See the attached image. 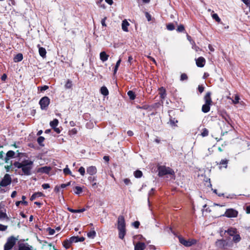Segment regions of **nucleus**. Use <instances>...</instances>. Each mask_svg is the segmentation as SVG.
<instances>
[{
  "instance_id": "338daca9",
  "label": "nucleus",
  "mask_w": 250,
  "mask_h": 250,
  "mask_svg": "<svg viewBox=\"0 0 250 250\" xmlns=\"http://www.w3.org/2000/svg\"><path fill=\"white\" fill-rule=\"evenodd\" d=\"M147 57L148 58H149L150 60H151L155 64H156V61L155 60V59L153 58H152L149 56H148Z\"/></svg>"
},
{
  "instance_id": "72a5a7b5",
  "label": "nucleus",
  "mask_w": 250,
  "mask_h": 250,
  "mask_svg": "<svg viewBox=\"0 0 250 250\" xmlns=\"http://www.w3.org/2000/svg\"><path fill=\"white\" fill-rule=\"evenodd\" d=\"M44 140V138L42 137V136H40V137H39L38 138L37 142H38V143L41 146H44V145L42 144V143L43 142Z\"/></svg>"
},
{
  "instance_id": "f8f14e48",
  "label": "nucleus",
  "mask_w": 250,
  "mask_h": 250,
  "mask_svg": "<svg viewBox=\"0 0 250 250\" xmlns=\"http://www.w3.org/2000/svg\"><path fill=\"white\" fill-rule=\"evenodd\" d=\"M196 64L197 66L200 67H203L205 64L206 60L205 59L202 57H200L198 59H196Z\"/></svg>"
},
{
  "instance_id": "2f4dec72",
  "label": "nucleus",
  "mask_w": 250,
  "mask_h": 250,
  "mask_svg": "<svg viewBox=\"0 0 250 250\" xmlns=\"http://www.w3.org/2000/svg\"><path fill=\"white\" fill-rule=\"evenodd\" d=\"M121 62V59L120 58L119 59V60L117 61V62H116V65L115 66L114 70V74H115L116 73V72L118 70V67L120 65Z\"/></svg>"
},
{
  "instance_id": "052dcab7",
  "label": "nucleus",
  "mask_w": 250,
  "mask_h": 250,
  "mask_svg": "<svg viewBox=\"0 0 250 250\" xmlns=\"http://www.w3.org/2000/svg\"><path fill=\"white\" fill-rule=\"evenodd\" d=\"M55 230L53 229H49V233L50 235H53L55 233Z\"/></svg>"
},
{
  "instance_id": "bf43d9fd",
  "label": "nucleus",
  "mask_w": 250,
  "mask_h": 250,
  "mask_svg": "<svg viewBox=\"0 0 250 250\" xmlns=\"http://www.w3.org/2000/svg\"><path fill=\"white\" fill-rule=\"evenodd\" d=\"M70 185V182H68L67 184H62L61 185V187L62 188H65V187H66L67 186H69Z\"/></svg>"
},
{
  "instance_id": "3c124183",
  "label": "nucleus",
  "mask_w": 250,
  "mask_h": 250,
  "mask_svg": "<svg viewBox=\"0 0 250 250\" xmlns=\"http://www.w3.org/2000/svg\"><path fill=\"white\" fill-rule=\"evenodd\" d=\"M192 48L194 50H195V51H196V52H198V51L201 50L200 48L199 47H198L197 46H196V44H195L194 45H192Z\"/></svg>"
},
{
  "instance_id": "ea45409f",
  "label": "nucleus",
  "mask_w": 250,
  "mask_h": 250,
  "mask_svg": "<svg viewBox=\"0 0 250 250\" xmlns=\"http://www.w3.org/2000/svg\"><path fill=\"white\" fill-rule=\"evenodd\" d=\"M212 18L214 20H215L216 21H217L218 22H220L221 21V19H220V18L219 17V16H218V15L217 14H215V13L212 14Z\"/></svg>"
},
{
  "instance_id": "a19ab883",
  "label": "nucleus",
  "mask_w": 250,
  "mask_h": 250,
  "mask_svg": "<svg viewBox=\"0 0 250 250\" xmlns=\"http://www.w3.org/2000/svg\"><path fill=\"white\" fill-rule=\"evenodd\" d=\"M208 135V130L205 128L202 130V132L201 133V135L203 137H206Z\"/></svg>"
},
{
  "instance_id": "f704fd0d",
  "label": "nucleus",
  "mask_w": 250,
  "mask_h": 250,
  "mask_svg": "<svg viewBox=\"0 0 250 250\" xmlns=\"http://www.w3.org/2000/svg\"><path fill=\"white\" fill-rule=\"evenodd\" d=\"M240 98L238 95H235L234 99L232 100V103L234 104H237L239 103Z\"/></svg>"
},
{
  "instance_id": "423d86ee",
  "label": "nucleus",
  "mask_w": 250,
  "mask_h": 250,
  "mask_svg": "<svg viewBox=\"0 0 250 250\" xmlns=\"http://www.w3.org/2000/svg\"><path fill=\"white\" fill-rule=\"evenodd\" d=\"M179 242L186 247H190L196 243V240L194 239L186 240L182 237H179Z\"/></svg>"
},
{
  "instance_id": "412c9836",
  "label": "nucleus",
  "mask_w": 250,
  "mask_h": 250,
  "mask_svg": "<svg viewBox=\"0 0 250 250\" xmlns=\"http://www.w3.org/2000/svg\"><path fill=\"white\" fill-rule=\"evenodd\" d=\"M228 163V160L226 159L222 160L219 163H218V165H219V167L221 168L222 167V166H223V167L225 168L227 167V165Z\"/></svg>"
},
{
  "instance_id": "79ce46f5",
  "label": "nucleus",
  "mask_w": 250,
  "mask_h": 250,
  "mask_svg": "<svg viewBox=\"0 0 250 250\" xmlns=\"http://www.w3.org/2000/svg\"><path fill=\"white\" fill-rule=\"evenodd\" d=\"M188 79V77L186 74L183 73L181 75L180 80L181 81L187 80Z\"/></svg>"
},
{
  "instance_id": "cd10ccee",
  "label": "nucleus",
  "mask_w": 250,
  "mask_h": 250,
  "mask_svg": "<svg viewBox=\"0 0 250 250\" xmlns=\"http://www.w3.org/2000/svg\"><path fill=\"white\" fill-rule=\"evenodd\" d=\"M59 124V121L57 119H54L52 121L50 122V125L53 128L57 127Z\"/></svg>"
},
{
  "instance_id": "e2e57ef3",
  "label": "nucleus",
  "mask_w": 250,
  "mask_h": 250,
  "mask_svg": "<svg viewBox=\"0 0 250 250\" xmlns=\"http://www.w3.org/2000/svg\"><path fill=\"white\" fill-rule=\"evenodd\" d=\"M85 208H82V209H76V213H80V212H83L84 211H85Z\"/></svg>"
},
{
  "instance_id": "0eeeda50",
  "label": "nucleus",
  "mask_w": 250,
  "mask_h": 250,
  "mask_svg": "<svg viewBox=\"0 0 250 250\" xmlns=\"http://www.w3.org/2000/svg\"><path fill=\"white\" fill-rule=\"evenodd\" d=\"M50 103V99L48 97L44 96L42 97L39 102L41 108L42 110H45L47 109Z\"/></svg>"
},
{
  "instance_id": "9b49d317",
  "label": "nucleus",
  "mask_w": 250,
  "mask_h": 250,
  "mask_svg": "<svg viewBox=\"0 0 250 250\" xmlns=\"http://www.w3.org/2000/svg\"><path fill=\"white\" fill-rule=\"evenodd\" d=\"M118 229H125V223L123 216H119L118 219Z\"/></svg>"
},
{
  "instance_id": "4c0bfd02",
  "label": "nucleus",
  "mask_w": 250,
  "mask_h": 250,
  "mask_svg": "<svg viewBox=\"0 0 250 250\" xmlns=\"http://www.w3.org/2000/svg\"><path fill=\"white\" fill-rule=\"evenodd\" d=\"M127 95L131 100H134L135 98V93L132 91H129L127 92Z\"/></svg>"
},
{
  "instance_id": "e433bc0d",
  "label": "nucleus",
  "mask_w": 250,
  "mask_h": 250,
  "mask_svg": "<svg viewBox=\"0 0 250 250\" xmlns=\"http://www.w3.org/2000/svg\"><path fill=\"white\" fill-rule=\"evenodd\" d=\"M142 172L140 170H136L134 172V175L136 178H140L142 176Z\"/></svg>"
},
{
  "instance_id": "5fc2aeb1",
  "label": "nucleus",
  "mask_w": 250,
  "mask_h": 250,
  "mask_svg": "<svg viewBox=\"0 0 250 250\" xmlns=\"http://www.w3.org/2000/svg\"><path fill=\"white\" fill-rule=\"evenodd\" d=\"M42 187L43 189H47L50 188V186L48 184H43L42 185Z\"/></svg>"
},
{
  "instance_id": "6e6d98bb",
  "label": "nucleus",
  "mask_w": 250,
  "mask_h": 250,
  "mask_svg": "<svg viewBox=\"0 0 250 250\" xmlns=\"http://www.w3.org/2000/svg\"><path fill=\"white\" fill-rule=\"evenodd\" d=\"M49 87L47 85H44L41 88V91H43L48 89Z\"/></svg>"
},
{
  "instance_id": "ddd939ff",
  "label": "nucleus",
  "mask_w": 250,
  "mask_h": 250,
  "mask_svg": "<svg viewBox=\"0 0 250 250\" xmlns=\"http://www.w3.org/2000/svg\"><path fill=\"white\" fill-rule=\"evenodd\" d=\"M15 155V152L13 151L9 150L8 151L6 155V157L4 158V161L5 163H8V161L10 159L14 157Z\"/></svg>"
},
{
  "instance_id": "393cba45",
  "label": "nucleus",
  "mask_w": 250,
  "mask_h": 250,
  "mask_svg": "<svg viewBox=\"0 0 250 250\" xmlns=\"http://www.w3.org/2000/svg\"><path fill=\"white\" fill-rule=\"evenodd\" d=\"M100 91L101 94L104 96H107L109 94L108 90L105 86H102L101 88Z\"/></svg>"
},
{
  "instance_id": "c9c22d12",
  "label": "nucleus",
  "mask_w": 250,
  "mask_h": 250,
  "mask_svg": "<svg viewBox=\"0 0 250 250\" xmlns=\"http://www.w3.org/2000/svg\"><path fill=\"white\" fill-rule=\"evenodd\" d=\"M103 0H96V3L99 7L104 9L105 8L104 4L102 3L103 2Z\"/></svg>"
},
{
  "instance_id": "13d9d810",
  "label": "nucleus",
  "mask_w": 250,
  "mask_h": 250,
  "mask_svg": "<svg viewBox=\"0 0 250 250\" xmlns=\"http://www.w3.org/2000/svg\"><path fill=\"white\" fill-rule=\"evenodd\" d=\"M204 90V88L202 85H199L198 86V90L200 92V93H202Z\"/></svg>"
},
{
  "instance_id": "f3484780",
  "label": "nucleus",
  "mask_w": 250,
  "mask_h": 250,
  "mask_svg": "<svg viewBox=\"0 0 250 250\" xmlns=\"http://www.w3.org/2000/svg\"><path fill=\"white\" fill-rule=\"evenodd\" d=\"M38 47L39 48V52L41 57L42 58H45L46 57V51L44 48L41 47L39 44L38 45Z\"/></svg>"
},
{
  "instance_id": "bb28decb",
  "label": "nucleus",
  "mask_w": 250,
  "mask_h": 250,
  "mask_svg": "<svg viewBox=\"0 0 250 250\" xmlns=\"http://www.w3.org/2000/svg\"><path fill=\"white\" fill-rule=\"evenodd\" d=\"M26 197L24 196H22V200H21L20 201H17L16 203V205L18 207L20 205V204H22L24 205H27V202L26 201H25L24 200L25 199Z\"/></svg>"
},
{
  "instance_id": "a18cd8bd",
  "label": "nucleus",
  "mask_w": 250,
  "mask_h": 250,
  "mask_svg": "<svg viewBox=\"0 0 250 250\" xmlns=\"http://www.w3.org/2000/svg\"><path fill=\"white\" fill-rule=\"evenodd\" d=\"M77 132V130L76 128H73L69 131V135L70 136L75 135Z\"/></svg>"
},
{
  "instance_id": "603ef678",
  "label": "nucleus",
  "mask_w": 250,
  "mask_h": 250,
  "mask_svg": "<svg viewBox=\"0 0 250 250\" xmlns=\"http://www.w3.org/2000/svg\"><path fill=\"white\" fill-rule=\"evenodd\" d=\"M7 228L6 226H4L0 224V230L4 231Z\"/></svg>"
},
{
  "instance_id": "09e8293b",
  "label": "nucleus",
  "mask_w": 250,
  "mask_h": 250,
  "mask_svg": "<svg viewBox=\"0 0 250 250\" xmlns=\"http://www.w3.org/2000/svg\"><path fill=\"white\" fill-rule=\"evenodd\" d=\"M6 217V214L2 211L0 210V219H4Z\"/></svg>"
},
{
  "instance_id": "774afa93",
  "label": "nucleus",
  "mask_w": 250,
  "mask_h": 250,
  "mask_svg": "<svg viewBox=\"0 0 250 250\" xmlns=\"http://www.w3.org/2000/svg\"><path fill=\"white\" fill-rule=\"evenodd\" d=\"M242 1L247 5H249L250 4V0H242Z\"/></svg>"
},
{
  "instance_id": "aec40b11",
  "label": "nucleus",
  "mask_w": 250,
  "mask_h": 250,
  "mask_svg": "<svg viewBox=\"0 0 250 250\" xmlns=\"http://www.w3.org/2000/svg\"><path fill=\"white\" fill-rule=\"evenodd\" d=\"M43 195V193L40 192H38L34 193L31 197L30 200L31 201H33L35 199H36L37 198H39L40 197H42Z\"/></svg>"
},
{
  "instance_id": "9d476101",
  "label": "nucleus",
  "mask_w": 250,
  "mask_h": 250,
  "mask_svg": "<svg viewBox=\"0 0 250 250\" xmlns=\"http://www.w3.org/2000/svg\"><path fill=\"white\" fill-rule=\"evenodd\" d=\"M16 243V239L14 237H10L4 245V250H10Z\"/></svg>"
},
{
  "instance_id": "0e129e2a",
  "label": "nucleus",
  "mask_w": 250,
  "mask_h": 250,
  "mask_svg": "<svg viewBox=\"0 0 250 250\" xmlns=\"http://www.w3.org/2000/svg\"><path fill=\"white\" fill-rule=\"evenodd\" d=\"M5 168L6 169V171H9L11 169V168H12V165L7 166H5Z\"/></svg>"
},
{
  "instance_id": "4d7b16f0",
  "label": "nucleus",
  "mask_w": 250,
  "mask_h": 250,
  "mask_svg": "<svg viewBox=\"0 0 250 250\" xmlns=\"http://www.w3.org/2000/svg\"><path fill=\"white\" fill-rule=\"evenodd\" d=\"M106 19V17H104L103 19H102L101 21L102 24L103 26H106V25L105 24V20Z\"/></svg>"
},
{
  "instance_id": "39448f33",
  "label": "nucleus",
  "mask_w": 250,
  "mask_h": 250,
  "mask_svg": "<svg viewBox=\"0 0 250 250\" xmlns=\"http://www.w3.org/2000/svg\"><path fill=\"white\" fill-rule=\"evenodd\" d=\"M158 174L160 176H162L167 174L173 175L174 171L168 167L162 166L158 167Z\"/></svg>"
},
{
  "instance_id": "4468645a",
  "label": "nucleus",
  "mask_w": 250,
  "mask_h": 250,
  "mask_svg": "<svg viewBox=\"0 0 250 250\" xmlns=\"http://www.w3.org/2000/svg\"><path fill=\"white\" fill-rule=\"evenodd\" d=\"M86 171L89 174L93 175L96 173L97 169L94 166H90L87 168Z\"/></svg>"
},
{
  "instance_id": "473e14b6",
  "label": "nucleus",
  "mask_w": 250,
  "mask_h": 250,
  "mask_svg": "<svg viewBox=\"0 0 250 250\" xmlns=\"http://www.w3.org/2000/svg\"><path fill=\"white\" fill-rule=\"evenodd\" d=\"M87 235L89 238H94L96 236V232L94 230H91Z\"/></svg>"
},
{
  "instance_id": "37998d69",
  "label": "nucleus",
  "mask_w": 250,
  "mask_h": 250,
  "mask_svg": "<svg viewBox=\"0 0 250 250\" xmlns=\"http://www.w3.org/2000/svg\"><path fill=\"white\" fill-rule=\"evenodd\" d=\"M167 28L168 30L171 31L174 29L175 27L173 24L169 23L167 25Z\"/></svg>"
},
{
  "instance_id": "5701e85b",
  "label": "nucleus",
  "mask_w": 250,
  "mask_h": 250,
  "mask_svg": "<svg viewBox=\"0 0 250 250\" xmlns=\"http://www.w3.org/2000/svg\"><path fill=\"white\" fill-rule=\"evenodd\" d=\"M159 94L161 99H164L166 96V90L163 87H161L159 89Z\"/></svg>"
},
{
  "instance_id": "f03ea898",
  "label": "nucleus",
  "mask_w": 250,
  "mask_h": 250,
  "mask_svg": "<svg viewBox=\"0 0 250 250\" xmlns=\"http://www.w3.org/2000/svg\"><path fill=\"white\" fill-rule=\"evenodd\" d=\"M225 232H227L230 236L232 237V241H231L233 243H237L241 239L240 234L236 228H229L227 230H225Z\"/></svg>"
},
{
  "instance_id": "6ab92c4d",
  "label": "nucleus",
  "mask_w": 250,
  "mask_h": 250,
  "mask_svg": "<svg viewBox=\"0 0 250 250\" xmlns=\"http://www.w3.org/2000/svg\"><path fill=\"white\" fill-rule=\"evenodd\" d=\"M109 56L106 54L104 51L101 52L100 54V58L101 60L104 62L108 60Z\"/></svg>"
},
{
  "instance_id": "c756f323",
  "label": "nucleus",
  "mask_w": 250,
  "mask_h": 250,
  "mask_svg": "<svg viewBox=\"0 0 250 250\" xmlns=\"http://www.w3.org/2000/svg\"><path fill=\"white\" fill-rule=\"evenodd\" d=\"M32 248L31 246L23 245L20 247L19 250H32Z\"/></svg>"
},
{
  "instance_id": "c85d7f7f",
  "label": "nucleus",
  "mask_w": 250,
  "mask_h": 250,
  "mask_svg": "<svg viewBox=\"0 0 250 250\" xmlns=\"http://www.w3.org/2000/svg\"><path fill=\"white\" fill-rule=\"evenodd\" d=\"M71 244V243L69 239L66 240L63 242V246L66 249H68L70 247Z\"/></svg>"
},
{
  "instance_id": "69168bd1",
  "label": "nucleus",
  "mask_w": 250,
  "mask_h": 250,
  "mask_svg": "<svg viewBox=\"0 0 250 250\" xmlns=\"http://www.w3.org/2000/svg\"><path fill=\"white\" fill-rule=\"evenodd\" d=\"M105 2L107 3L109 5H112L113 3V1L112 0H105Z\"/></svg>"
},
{
  "instance_id": "a211bd4d",
  "label": "nucleus",
  "mask_w": 250,
  "mask_h": 250,
  "mask_svg": "<svg viewBox=\"0 0 250 250\" xmlns=\"http://www.w3.org/2000/svg\"><path fill=\"white\" fill-rule=\"evenodd\" d=\"M129 25V23L126 20H125L122 21V28L123 31L125 32H128V27Z\"/></svg>"
},
{
  "instance_id": "a878e982",
  "label": "nucleus",
  "mask_w": 250,
  "mask_h": 250,
  "mask_svg": "<svg viewBox=\"0 0 250 250\" xmlns=\"http://www.w3.org/2000/svg\"><path fill=\"white\" fill-rule=\"evenodd\" d=\"M118 230L119 237L121 239H123L126 233L125 229H118Z\"/></svg>"
},
{
  "instance_id": "58836bf2",
  "label": "nucleus",
  "mask_w": 250,
  "mask_h": 250,
  "mask_svg": "<svg viewBox=\"0 0 250 250\" xmlns=\"http://www.w3.org/2000/svg\"><path fill=\"white\" fill-rule=\"evenodd\" d=\"M78 236H72L69 238V240L71 243H76L78 242Z\"/></svg>"
},
{
  "instance_id": "b1692460",
  "label": "nucleus",
  "mask_w": 250,
  "mask_h": 250,
  "mask_svg": "<svg viewBox=\"0 0 250 250\" xmlns=\"http://www.w3.org/2000/svg\"><path fill=\"white\" fill-rule=\"evenodd\" d=\"M74 191L76 194L79 195L83 192V188L81 187L76 186L74 188Z\"/></svg>"
},
{
  "instance_id": "20e7f679",
  "label": "nucleus",
  "mask_w": 250,
  "mask_h": 250,
  "mask_svg": "<svg viewBox=\"0 0 250 250\" xmlns=\"http://www.w3.org/2000/svg\"><path fill=\"white\" fill-rule=\"evenodd\" d=\"M233 242L229 239L218 240L215 243L216 247L220 249H224L225 250H227L229 248H232L233 247Z\"/></svg>"
},
{
  "instance_id": "c03bdc74",
  "label": "nucleus",
  "mask_w": 250,
  "mask_h": 250,
  "mask_svg": "<svg viewBox=\"0 0 250 250\" xmlns=\"http://www.w3.org/2000/svg\"><path fill=\"white\" fill-rule=\"evenodd\" d=\"M78 171L82 176H84L85 173V168L83 167H81L79 168Z\"/></svg>"
},
{
  "instance_id": "49530a36",
  "label": "nucleus",
  "mask_w": 250,
  "mask_h": 250,
  "mask_svg": "<svg viewBox=\"0 0 250 250\" xmlns=\"http://www.w3.org/2000/svg\"><path fill=\"white\" fill-rule=\"evenodd\" d=\"M63 172L65 174H70L71 173V171L70 170L69 168L67 167L64 168Z\"/></svg>"
},
{
  "instance_id": "7c9ffc66",
  "label": "nucleus",
  "mask_w": 250,
  "mask_h": 250,
  "mask_svg": "<svg viewBox=\"0 0 250 250\" xmlns=\"http://www.w3.org/2000/svg\"><path fill=\"white\" fill-rule=\"evenodd\" d=\"M72 81H70V80H67L66 82V83L65 84V88L66 89H70L72 87Z\"/></svg>"
},
{
  "instance_id": "dca6fc26",
  "label": "nucleus",
  "mask_w": 250,
  "mask_h": 250,
  "mask_svg": "<svg viewBox=\"0 0 250 250\" xmlns=\"http://www.w3.org/2000/svg\"><path fill=\"white\" fill-rule=\"evenodd\" d=\"M146 248L145 243L138 242L135 245V250H144Z\"/></svg>"
},
{
  "instance_id": "864d4df0",
  "label": "nucleus",
  "mask_w": 250,
  "mask_h": 250,
  "mask_svg": "<svg viewBox=\"0 0 250 250\" xmlns=\"http://www.w3.org/2000/svg\"><path fill=\"white\" fill-rule=\"evenodd\" d=\"M133 225L135 228H138L140 225V223L138 221H135L133 223Z\"/></svg>"
},
{
  "instance_id": "6e6552de",
  "label": "nucleus",
  "mask_w": 250,
  "mask_h": 250,
  "mask_svg": "<svg viewBox=\"0 0 250 250\" xmlns=\"http://www.w3.org/2000/svg\"><path fill=\"white\" fill-rule=\"evenodd\" d=\"M11 182V178L10 176L6 174L4 176L3 178L0 181V186L2 187H6L9 184H10Z\"/></svg>"
},
{
  "instance_id": "1a4fd4ad",
  "label": "nucleus",
  "mask_w": 250,
  "mask_h": 250,
  "mask_svg": "<svg viewBox=\"0 0 250 250\" xmlns=\"http://www.w3.org/2000/svg\"><path fill=\"white\" fill-rule=\"evenodd\" d=\"M238 215V211L233 208H229L226 210L224 216L229 218L236 217Z\"/></svg>"
},
{
  "instance_id": "7ed1b4c3",
  "label": "nucleus",
  "mask_w": 250,
  "mask_h": 250,
  "mask_svg": "<svg viewBox=\"0 0 250 250\" xmlns=\"http://www.w3.org/2000/svg\"><path fill=\"white\" fill-rule=\"evenodd\" d=\"M205 104H204L202 107V111L204 113H207L209 112L210 108V105L212 103L211 98V93L208 92L206 93L204 97Z\"/></svg>"
},
{
  "instance_id": "4be33fe9",
  "label": "nucleus",
  "mask_w": 250,
  "mask_h": 250,
  "mask_svg": "<svg viewBox=\"0 0 250 250\" xmlns=\"http://www.w3.org/2000/svg\"><path fill=\"white\" fill-rule=\"evenodd\" d=\"M23 59L22 54L21 53H19L16 55L14 58V61L15 62H19L21 61Z\"/></svg>"
},
{
  "instance_id": "8fccbe9b",
  "label": "nucleus",
  "mask_w": 250,
  "mask_h": 250,
  "mask_svg": "<svg viewBox=\"0 0 250 250\" xmlns=\"http://www.w3.org/2000/svg\"><path fill=\"white\" fill-rule=\"evenodd\" d=\"M177 30L179 32H182L184 30V27L183 25H180L178 27Z\"/></svg>"
},
{
  "instance_id": "680f3d73",
  "label": "nucleus",
  "mask_w": 250,
  "mask_h": 250,
  "mask_svg": "<svg viewBox=\"0 0 250 250\" xmlns=\"http://www.w3.org/2000/svg\"><path fill=\"white\" fill-rule=\"evenodd\" d=\"M53 129H54V131L57 133H60L61 132V129L59 128L56 127L54 128Z\"/></svg>"
},
{
  "instance_id": "2eb2a0df",
  "label": "nucleus",
  "mask_w": 250,
  "mask_h": 250,
  "mask_svg": "<svg viewBox=\"0 0 250 250\" xmlns=\"http://www.w3.org/2000/svg\"><path fill=\"white\" fill-rule=\"evenodd\" d=\"M50 170V168L48 167H43L37 169V172L41 173H48Z\"/></svg>"
},
{
  "instance_id": "f257e3e1",
  "label": "nucleus",
  "mask_w": 250,
  "mask_h": 250,
  "mask_svg": "<svg viewBox=\"0 0 250 250\" xmlns=\"http://www.w3.org/2000/svg\"><path fill=\"white\" fill-rule=\"evenodd\" d=\"M14 166L18 168H21L22 174L25 175H30L33 169L34 163L29 158L24 159L21 160L20 162H15Z\"/></svg>"
},
{
  "instance_id": "de8ad7c7",
  "label": "nucleus",
  "mask_w": 250,
  "mask_h": 250,
  "mask_svg": "<svg viewBox=\"0 0 250 250\" xmlns=\"http://www.w3.org/2000/svg\"><path fill=\"white\" fill-rule=\"evenodd\" d=\"M124 182L126 185H128L131 184L130 180L128 178L124 179Z\"/></svg>"
}]
</instances>
